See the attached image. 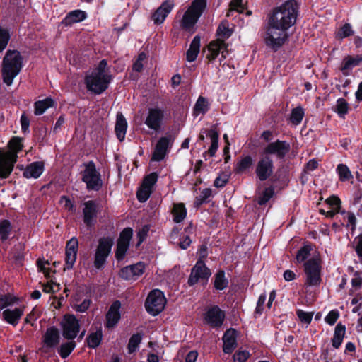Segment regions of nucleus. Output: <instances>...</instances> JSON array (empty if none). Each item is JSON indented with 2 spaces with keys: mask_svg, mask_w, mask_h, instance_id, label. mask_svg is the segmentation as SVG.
<instances>
[{
  "mask_svg": "<svg viewBox=\"0 0 362 362\" xmlns=\"http://www.w3.org/2000/svg\"><path fill=\"white\" fill-rule=\"evenodd\" d=\"M291 146L286 141L276 140L270 142L264 148L265 156L275 155L278 158H283L290 151Z\"/></svg>",
  "mask_w": 362,
  "mask_h": 362,
  "instance_id": "nucleus-17",
  "label": "nucleus"
},
{
  "mask_svg": "<svg viewBox=\"0 0 362 362\" xmlns=\"http://www.w3.org/2000/svg\"><path fill=\"white\" fill-rule=\"evenodd\" d=\"M362 285V274L355 272L351 279L352 291H357Z\"/></svg>",
  "mask_w": 362,
  "mask_h": 362,
  "instance_id": "nucleus-59",
  "label": "nucleus"
},
{
  "mask_svg": "<svg viewBox=\"0 0 362 362\" xmlns=\"http://www.w3.org/2000/svg\"><path fill=\"white\" fill-rule=\"evenodd\" d=\"M111 81L112 75L106 59L101 60L98 66L85 78L87 89L95 94L104 92Z\"/></svg>",
  "mask_w": 362,
  "mask_h": 362,
  "instance_id": "nucleus-1",
  "label": "nucleus"
},
{
  "mask_svg": "<svg viewBox=\"0 0 362 362\" xmlns=\"http://www.w3.org/2000/svg\"><path fill=\"white\" fill-rule=\"evenodd\" d=\"M24 249L25 247L21 243H18L12 249L11 255L16 261H21L23 258Z\"/></svg>",
  "mask_w": 362,
  "mask_h": 362,
  "instance_id": "nucleus-53",
  "label": "nucleus"
},
{
  "mask_svg": "<svg viewBox=\"0 0 362 362\" xmlns=\"http://www.w3.org/2000/svg\"><path fill=\"white\" fill-rule=\"evenodd\" d=\"M274 190L272 187L266 188L258 198L259 205L265 204L274 195Z\"/></svg>",
  "mask_w": 362,
  "mask_h": 362,
  "instance_id": "nucleus-51",
  "label": "nucleus"
},
{
  "mask_svg": "<svg viewBox=\"0 0 362 362\" xmlns=\"http://www.w3.org/2000/svg\"><path fill=\"white\" fill-rule=\"evenodd\" d=\"M54 105V101L52 99L47 98L43 100H39L35 103V114L36 115H40L45 112V111Z\"/></svg>",
  "mask_w": 362,
  "mask_h": 362,
  "instance_id": "nucleus-40",
  "label": "nucleus"
},
{
  "mask_svg": "<svg viewBox=\"0 0 362 362\" xmlns=\"http://www.w3.org/2000/svg\"><path fill=\"white\" fill-rule=\"evenodd\" d=\"M296 315L299 320L304 324L310 325L312 322L313 317V312H305L300 309H297L296 311Z\"/></svg>",
  "mask_w": 362,
  "mask_h": 362,
  "instance_id": "nucleus-48",
  "label": "nucleus"
},
{
  "mask_svg": "<svg viewBox=\"0 0 362 362\" xmlns=\"http://www.w3.org/2000/svg\"><path fill=\"white\" fill-rule=\"evenodd\" d=\"M227 46L223 40L217 39L216 40L211 41L208 46V54L206 58L209 60H214L221 52L223 58L226 57L227 53Z\"/></svg>",
  "mask_w": 362,
  "mask_h": 362,
  "instance_id": "nucleus-25",
  "label": "nucleus"
},
{
  "mask_svg": "<svg viewBox=\"0 0 362 362\" xmlns=\"http://www.w3.org/2000/svg\"><path fill=\"white\" fill-rule=\"evenodd\" d=\"M42 291L45 293H57L60 291V285L59 284H56L52 281L51 282L47 283V284H43L42 286Z\"/></svg>",
  "mask_w": 362,
  "mask_h": 362,
  "instance_id": "nucleus-60",
  "label": "nucleus"
},
{
  "mask_svg": "<svg viewBox=\"0 0 362 362\" xmlns=\"http://www.w3.org/2000/svg\"><path fill=\"white\" fill-rule=\"evenodd\" d=\"M354 33L350 23H345L336 33L335 38L337 40H341L344 38L353 35Z\"/></svg>",
  "mask_w": 362,
  "mask_h": 362,
  "instance_id": "nucleus-42",
  "label": "nucleus"
},
{
  "mask_svg": "<svg viewBox=\"0 0 362 362\" xmlns=\"http://www.w3.org/2000/svg\"><path fill=\"white\" fill-rule=\"evenodd\" d=\"M12 231L11 223L8 220L4 219L0 221V239L5 241L8 239Z\"/></svg>",
  "mask_w": 362,
  "mask_h": 362,
  "instance_id": "nucleus-41",
  "label": "nucleus"
},
{
  "mask_svg": "<svg viewBox=\"0 0 362 362\" xmlns=\"http://www.w3.org/2000/svg\"><path fill=\"white\" fill-rule=\"evenodd\" d=\"M82 180L86 184L88 190L98 191L103 186L100 173L96 170L94 162L89 161L83 164Z\"/></svg>",
  "mask_w": 362,
  "mask_h": 362,
  "instance_id": "nucleus-7",
  "label": "nucleus"
},
{
  "mask_svg": "<svg viewBox=\"0 0 362 362\" xmlns=\"http://www.w3.org/2000/svg\"><path fill=\"white\" fill-rule=\"evenodd\" d=\"M112 245L113 240L111 238H101L99 239L94 255L93 264L95 268L100 269L104 267Z\"/></svg>",
  "mask_w": 362,
  "mask_h": 362,
  "instance_id": "nucleus-10",
  "label": "nucleus"
},
{
  "mask_svg": "<svg viewBox=\"0 0 362 362\" xmlns=\"http://www.w3.org/2000/svg\"><path fill=\"white\" fill-rule=\"evenodd\" d=\"M121 303L119 300H115L110 306L106 315L105 327L107 329L115 327L121 319Z\"/></svg>",
  "mask_w": 362,
  "mask_h": 362,
  "instance_id": "nucleus-21",
  "label": "nucleus"
},
{
  "mask_svg": "<svg viewBox=\"0 0 362 362\" xmlns=\"http://www.w3.org/2000/svg\"><path fill=\"white\" fill-rule=\"evenodd\" d=\"M86 18V14L81 10H74L69 12L63 20L62 23L68 26L74 23L81 22Z\"/></svg>",
  "mask_w": 362,
  "mask_h": 362,
  "instance_id": "nucleus-31",
  "label": "nucleus"
},
{
  "mask_svg": "<svg viewBox=\"0 0 362 362\" xmlns=\"http://www.w3.org/2000/svg\"><path fill=\"white\" fill-rule=\"evenodd\" d=\"M20 300V298L17 296H0V310L5 309L2 312V319L13 327L18 324L24 314L25 306L21 305L14 309L8 308V307L18 304Z\"/></svg>",
  "mask_w": 362,
  "mask_h": 362,
  "instance_id": "nucleus-5",
  "label": "nucleus"
},
{
  "mask_svg": "<svg viewBox=\"0 0 362 362\" xmlns=\"http://www.w3.org/2000/svg\"><path fill=\"white\" fill-rule=\"evenodd\" d=\"M69 341L61 344L58 349V354L62 358H66L73 350L75 349L76 344L73 340H68Z\"/></svg>",
  "mask_w": 362,
  "mask_h": 362,
  "instance_id": "nucleus-36",
  "label": "nucleus"
},
{
  "mask_svg": "<svg viewBox=\"0 0 362 362\" xmlns=\"http://www.w3.org/2000/svg\"><path fill=\"white\" fill-rule=\"evenodd\" d=\"M211 275L210 269L206 266L204 260L199 259L192 267L189 279L188 284L194 286L199 280L208 279Z\"/></svg>",
  "mask_w": 362,
  "mask_h": 362,
  "instance_id": "nucleus-15",
  "label": "nucleus"
},
{
  "mask_svg": "<svg viewBox=\"0 0 362 362\" xmlns=\"http://www.w3.org/2000/svg\"><path fill=\"white\" fill-rule=\"evenodd\" d=\"M287 37L286 30L271 25H269L264 35L265 44L270 48L276 50L281 47Z\"/></svg>",
  "mask_w": 362,
  "mask_h": 362,
  "instance_id": "nucleus-8",
  "label": "nucleus"
},
{
  "mask_svg": "<svg viewBox=\"0 0 362 362\" xmlns=\"http://www.w3.org/2000/svg\"><path fill=\"white\" fill-rule=\"evenodd\" d=\"M306 275L305 285L308 286H319L321 282L320 264L317 259H310L304 264Z\"/></svg>",
  "mask_w": 362,
  "mask_h": 362,
  "instance_id": "nucleus-12",
  "label": "nucleus"
},
{
  "mask_svg": "<svg viewBox=\"0 0 362 362\" xmlns=\"http://www.w3.org/2000/svg\"><path fill=\"white\" fill-rule=\"evenodd\" d=\"M158 180V175L156 173H151L146 176L143 180L142 185L152 189L153 185Z\"/></svg>",
  "mask_w": 362,
  "mask_h": 362,
  "instance_id": "nucleus-56",
  "label": "nucleus"
},
{
  "mask_svg": "<svg viewBox=\"0 0 362 362\" xmlns=\"http://www.w3.org/2000/svg\"><path fill=\"white\" fill-rule=\"evenodd\" d=\"M297 4L294 1H287L274 9L269 18L271 25L288 30L296 23L297 18Z\"/></svg>",
  "mask_w": 362,
  "mask_h": 362,
  "instance_id": "nucleus-2",
  "label": "nucleus"
},
{
  "mask_svg": "<svg viewBox=\"0 0 362 362\" xmlns=\"http://www.w3.org/2000/svg\"><path fill=\"white\" fill-rule=\"evenodd\" d=\"M144 269V264L138 262L122 268L119 272V276L124 280L134 281L143 274Z\"/></svg>",
  "mask_w": 362,
  "mask_h": 362,
  "instance_id": "nucleus-22",
  "label": "nucleus"
},
{
  "mask_svg": "<svg viewBox=\"0 0 362 362\" xmlns=\"http://www.w3.org/2000/svg\"><path fill=\"white\" fill-rule=\"evenodd\" d=\"M163 119V110L159 108H151L148 110L144 123L149 129L158 132L161 128Z\"/></svg>",
  "mask_w": 362,
  "mask_h": 362,
  "instance_id": "nucleus-20",
  "label": "nucleus"
},
{
  "mask_svg": "<svg viewBox=\"0 0 362 362\" xmlns=\"http://www.w3.org/2000/svg\"><path fill=\"white\" fill-rule=\"evenodd\" d=\"M211 189L209 188L203 189L201 192L200 195L197 197L196 204L200 205L204 202H206L208 199L211 196Z\"/></svg>",
  "mask_w": 362,
  "mask_h": 362,
  "instance_id": "nucleus-61",
  "label": "nucleus"
},
{
  "mask_svg": "<svg viewBox=\"0 0 362 362\" xmlns=\"http://www.w3.org/2000/svg\"><path fill=\"white\" fill-rule=\"evenodd\" d=\"M133 235V230L131 228H124L120 233L117 241L115 257L117 260L124 259L126 252L129 245V241Z\"/></svg>",
  "mask_w": 362,
  "mask_h": 362,
  "instance_id": "nucleus-18",
  "label": "nucleus"
},
{
  "mask_svg": "<svg viewBox=\"0 0 362 362\" xmlns=\"http://www.w3.org/2000/svg\"><path fill=\"white\" fill-rule=\"evenodd\" d=\"M362 62V55L357 56L356 57H347L344 58L342 63L341 71L344 75H348V73L345 72L347 70L351 69L354 66H358Z\"/></svg>",
  "mask_w": 362,
  "mask_h": 362,
  "instance_id": "nucleus-38",
  "label": "nucleus"
},
{
  "mask_svg": "<svg viewBox=\"0 0 362 362\" xmlns=\"http://www.w3.org/2000/svg\"><path fill=\"white\" fill-rule=\"evenodd\" d=\"M206 6L205 0H194L185 12L180 22V26L187 31L193 32L194 25L204 11Z\"/></svg>",
  "mask_w": 362,
  "mask_h": 362,
  "instance_id": "nucleus-6",
  "label": "nucleus"
},
{
  "mask_svg": "<svg viewBox=\"0 0 362 362\" xmlns=\"http://www.w3.org/2000/svg\"><path fill=\"white\" fill-rule=\"evenodd\" d=\"M60 339V332L57 327H47L42 337V346L39 351L42 354H49L59 344Z\"/></svg>",
  "mask_w": 362,
  "mask_h": 362,
  "instance_id": "nucleus-11",
  "label": "nucleus"
},
{
  "mask_svg": "<svg viewBox=\"0 0 362 362\" xmlns=\"http://www.w3.org/2000/svg\"><path fill=\"white\" fill-rule=\"evenodd\" d=\"M274 163L269 156L261 157L255 166V174L260 181L269 179L274 172Z\"/></svg>",
  "mask_w": 362,
  "mask_h": 362,
  "instance_id": "nucleus-14",
  "label": "nucleus"
},
{
  "mask_svg": "<svg viewBox=\"0 0 362 362\" xmlns=\"http://www.w3.org/2000/svg\"><path fill=\"white\" fill-rule=\"evenodd\" d=\"M173 6V0H166L163 2L152 16L154 23L156 24L163 23L167 16L171 12Z\"/></svg>",
  "mask_w": 362,
  "mask_h": 362,
  "instance_id": "nucleus-26",
  "label": "nucleus"
},
{
  "mask_svg": "<svg viewBox=\"0 0 362 362\" xmlns=\"http://www.w3.org/2000/svg\"><path fill=\"white\" fill-rule=\"evenodd\" d=\"M151 193L152 189L141 185L136 194L138 200L141 202H146L149 198Z\"/></svg>",
  "mask_w": 362,
  "mask_h": 362,
  "instance_id": "nucleus-52",
  "label": "nucleus"
},
{
  "mask_svg": "<svg viewBox=\"0 0 362 362\" xmlns=\"http://www.w3.org/2000/svg\"><path fill=\"white\" fill-rule=\"evenodd\" d=\"M326 202L329 205L332 209L340 210L341 200L339 197L336 196H331L326 200Z\"/></svg>",
  "mask_w": 362,
  "mask_h": 362,
  "instance_id": "nucleus-63",
  "label": "nucleus"
},
{
  "mask_svg": "<svg viewBox=\"0 0 362 362\" xmlns=\"http://www.w3.org/2000/svg\"><path fill=\"white\" fill-rule=\"evenodd\" d=\"M127 128V122L125 117L122 113L118 112L115 130L117 137L120 141H122L125 137Z\"/></svg>",
  "mask_w": 362,
  "mask_h": 362,
  "instance_id": "nucleus-30",
  "label": "nucleus"
},
{
  "mask_svg": "<svg viewBox=\"0 0 362 362\" xmlns=\"http://www.w3.org/2000/svg\"><path fill=\"white\" fill-rule=\"evenodd\" d=\"M142 340V334H133L128 342L127 349L129 354L134 353L138 349Z\"/></svg>",
  "mask_w": 362,
  "mask_h": 362,
  "instance_id": "nucleus-43",
  "label": "nucleus"
},
{
  "mask_svg": "<svg viewBox=\"0 0 362 362\" xmlns=\"http://www.w3.org/2000/svg\"><path fill=\"white\" fill-rule=\"evenodd\" d=\"M349 110V104L344 98H339L337 100L335 111L340 117H344Z\"/></svg>",
  "mask_w": 362,
  "mask_h": 362,
  "instance_id": "nucleus-46",
  "label": "nucleus"
},
{
  "mask_svg": "<svg viewBox=\"0 0 362 362\" xmlns=\"http://www.w3.org/2000/svg\"><path fill=\"white\" fill-rule=\"evenodd\" d=\"M9 151L2 152L0 149V177L6 178L11 173L17 160V153L23 148L19 137H13L8 142Z\"/></svg>",
  "mask_w": 362,
  "mask_h": 362,
  "instance_id": "nucleus-4",
  "label": "nucleus"
},
{
  "mask_svg": "<svg viewBox=\"0 0 362 362\" xmlns=\"http://www.w3.org/2000/svg\"><path fill=\"white\" fill-rule=\"evenodd\" d=\"M172 214L173 216V221L175 223L182 222L185 218L187 215V210L184 204H174L172 209Z\"/></svg>",
  "mask_w": 362,
  "mask_h": 362,
  "instance_id": "nucleus-34",
  "label": "nucleus"
},
{
  "mask_svg": "<svg viewBox=\"0 0 362 362\" xmlns=\"http://www.w3.org/2000/svg\"><path fill=\"white\" fill-rule=\"evenodd\" d=\"M238 332L233 328L227 329L223 336V351L225 354H230L237 346Z\"/></svg>",
  "mask_w": 362,
  "mask_h": 362,
  "instance_id": "nucleus-24",
  "label": "nucleus"
},
{
  "mask_svg": "<svg viewBox=\"0 0 362 362\" xmlns=\"http://www.w3.org/2000/svg\"><path fill=\"white\" fill-rule=\"evenodd\" d=\"M216 34L218 39L224 41L225 39L228 38L232 35V31L230 30L226 23H221L218 27Z\"/></svg>",
  "mask_w": 362,
  "mask_h": 362,
  "instance_id": "nucleus-49",
  "label": "nucleus"
},
{
  "mask_svg": "<svg viewBox=\"0 0 362 362\" xmlns=\"http://www.w3.org/2000/svg\"><path fill=\"white\" fill-rule=\"evenodd\" d=\"M304 117V111L301 107L294 108L291 115V121L293 124H299Z\"/></svg>",
  "mask_w": 362,
  "mask_h": 362,
  "instance_id": "nucleus-47",
  "label": "nucleus"
},
{
  "mask_svg": "<svg viewBox=\"0 0 362 362\" xmlns=\"http://www.w3.org/2000/svg\"><path fill=\"white\" fill-rule=\"evenodd\" d=\"M103 334L102 330V327L100 326L99 328L95 332H90L88 337L86 339V341L87 343V346L90 349H96L98 347L103 340Z\"/></svg>",
  "mask_w": 362,
  "mask_h": 362,
  "instance_id": "nucleus-29",
  "label": "nucleus"
},
{
  "mask_svg": "<svg viewBox=\"0 0 362 362\" xmlns=\"http://www.w3.org/2000/svg\"><path fill=\"white\" fill-rule=\"evenodd\" d=\"M78 247V239L75 237L71 238L66 243L65 258L66 267L64 269H70L73 267L76 259Z\"/></svg>",
  "mask_w": 362,
  "mask_h": 362,
  "instance_id": "nucleus-23",
  "label": "nucleus"
},
{
  "mask_svg": "<svg viewBox=\"0 0 362 362\" xmlns=\"http://www.w3.org/2000/svg\"><path fill=\"white\" fill-rule=\"evenodd\" d=\"M250 356V354L247 350H238L233 354V358L234 362H246Z\"/></svg>",
  "mask_w": 362,
  "mask_h": 362,
  "instance_id": "nucleus-54",
  "label": "nucleus"
},
{
  "mask_svg": "<svg viewBox=\"0 0 362 362\" xmlns=\"http://www.w3.org/2000/svg\"><path fill=\"white\" fill-rule=\"evenodd\" d=\"M207 136L211 139V146L206 153H208L210 156H214L218 147V133L215 129H211L209 130Z\"/></svg>",
  "mask_w": 362,
  "mask_h": 362,
  "instance_id": "nucleus-37",
  "label": "nucleus"
},
{
  "mask_svg": "<svg viewBox=\"0 0 362 362\" xmlns=\"http://www.w3.org/2000/svg\"><path fill=\"white\" fill-rule=\"evenodd\" d=\"M83 213L84 223L88 226H90L97 214V206L95 202L92 200L86 202Z\"/></svg>",
  "mask_w": 362,
  "mask_h": 362,
  "instance_id": "nucleus-28",
  "label": "nucleus"
},
{
  "mask_svg": "<svg viewBox=\"0 0 362 362\" xmlns=\"http://www.w3.org/2000/svg\"><path fill=\"white\" fill-rule=\"evenodd\" d=\"M173 142V139L171 136L160 138L156 144L151 160L153 161H160L164 159Z\"/></svg>",
  "mask_w": 362,
  "mask_h": 362,
  "instance_id": "nucleus-19",
  "label": "nucleus"
},
{
  "mask_svg": "<svg viewBox=\"0 0 362 362\" xmlns=\"http://www.w3.org/2000/svg\"><path fill=\"white\" fill-rule=\"evenodd\" d=\"M146 59V54L144 52H141L136 62L133 64V70L140 72L143 69L142 62Z\"/></svg>",
  "mask_w": 362,
  "mask_h": 362,
  "instance_id": "nucleus-64",
  "label": "nucleus"
},
{
  "mask_svg": "<svg viewBox=\"0 0 362 362\" xmlns=\"http://www.w3.org/2000/svg\"><path fill=\"white\" fill-rule=\"evenodd\" d=\"M225 312L218 305L209 306L203 315L204 322L211 328H220L223 325Z\"/></svg>",
  "mask_w": 362,
  "mask_h": 362,
  "instance_id": "nucleus-13",
  "label": "nucleus"
},
{
  "mask_svg": "<svg viewBox=\"0 0 362 362\" xmlns=\"http://www.w3.org/2000/svg\"><path fill=\"white\" fill-rule=\"evenodd\" d=\"M209 110V103L207 100L202 96H199L195 103L193 109V114L197 116L200 114H205Z\"/></svg>",
  "mask_w": 362,
  "mask_h": 362,
  "instance_id": "nucleus-39",
  "label": "nucleus"
},
{
  "mask_svg": "<svg viewBox=\"0 0 362 362\" xmlns=\"http://www.w3.org/2000/svg\"><path fill=\"white\" fill-rule=\"evenodd\" d=\"M346 333V327L341 322L338 323L335 328L333 338L332 339V344L334 348L339 349L342 342Z\"/></svg>",
  "mask_w": 362,
  "mask_h": 362,
  "instance_id": "nucleus-32",
  "label": "nucleus"
},
{
  "mask_svg": "<svg viewBox=\"0 0 362 362\" xmlns=\"http://www.w3.org/2000/svg\"><path fill=\"white\" fill-rule=\"evenodd\" d=\"M23 58L17 50H7L3 59L1 76L7 86L13 83V79L23 68Z\"/></svg>",
  "mask_w": 362,
  "mask_h": 362,
  "instance_id": "nucleus-3",
  "label": "nucleus"
},
{
  "mask_svg": "<svg viewBox=\"0 0 362 362\" xmlns=\"http://www.w3.org/2000/svg\"><path fill=\"white\" fill-rule=\"evenodd\" d=\"M228 284L223 271H219L214 276V287L218 290H223L227 287Z\"/></svg>",
  "mask_w": 362,
  "mask_h": 362,
  "instance_id": "nucleus-44",
  "label": "nucleus"
},
{
  "mask_svg": "<svg viewBox=\"0 0 362 362\" xmlns=\"http://www.w3.org/2000/svg\"><path fill=\"white\" fill-rule=\"evenodd\" d=\"M166 303L165 296H147L144 306L148 314L156 316L164 310Z\"/></svg>",
  "mask_w": 362,
  "mask_h": 362,
  "instance_id": "nucleus-16",
  "label": "nucleus"
},
{
  "mask_svg": "<svg viewBox=\"0 0 362 362\" xmlns=\"http://www.w3.org/2000/svg\"><path fill=\"white\" fill-rule=\"evenodd\" d=\"M337 171L339 174V180L342 182L349 180L353 177L350 170L344 164L338 165Z\"/></svg>",
  "mask_w": 362,
  "mask_h": 362,
  "instance_id": "nucleus-45",
  "label": "nucleus"
},
{
  "mask_svg": "<svg viewBox=\"0 0 362 362\" xmlns=\"http://www.w3.org/2000/svg\"><path fill=\"white\" fill-rule=\"evenodd\" d=\"M44 171V163L36 161L27 165L23 175L26 178H38Z\"/></svg>",
  "mask_w": 362,
  "mask_h": 362,
  "instance_id": "nucleus-27",
  "label": "nucleus"
},
{
  "mask_svg": "<svg viewBox=\"0 0 362 362\" xmlns=\"http://www.w3.org/2000/svg\"><path fill=\"white\" fill-rule=\"evenodd\" d=\"M200 37L197 35L192 40L189 48L187 51L186 58L187 60L189 62H194L199 52L200 49Z\"/></svg>",
  "mask_w": 362,
  "mask_h": 362,
  "instance_id": "nucleus-33",
  "label": "nucleus"
},
{
  "mask_svg": "<svg viewBox=\"0 0 362 362\" xmlns=\"http://www.w3.org/2000/svg\"><path fill=\"white\" fill-rule=\"evenodd\" d=\"M253 164V159L250 156H245L241 158L236 164L235 171L241 174L247 171Z\"/></svg>",
  "mask_w": 362,
  "mask_h": 362,
  "instance_id": "nucleus-35",
  "label": "nucleus"
},
{
  "mask_svg": "<svg viewBox=\"0 0 362 362\" xmlns=\"http://www.w3.org/2000/svg\"><path fill=\"white\" fill-rule=\"evenodd\" d=\"M62 337L66 340H74L81 329L78 319L74 314H65L60 322Z\"/></svg>",
  "mask_w": 362,
  "mask_h": 362,
  "instance_id": "nucleus-9",
  "label": "nucleus"
},
{
  "mask_svg": "<svg viewBox=\"0 0 362 362\" xmlns=\"http://www.w3.org/2000/svg\"><path fill=\"white\" fill-rule=\"evenodd\" d=\"M312 250V246L307 245L301 247L297 252L296 255V260L298 262H302L305 261L308 256L310 255V252Z\"/></svg>",
  "mask_w": 362,
  "mask_h": 362,
  "instance_id": "nucleus-50",
  "label": "nucleus"
},
{
  "mask_svg": "<svg viewBox=\"0 0 362 362\" xmlns=\"http://www.w3.org/2000/svg\"><path fill=\"white\" fill-rule=\"evenodd\" d=\"M68 296H50L49 300L51 301V306L55 309H59L66 302V297Z\"/></svg>",
  "mask_w": 362,
  "mask_h": 362,
  "instance_id": "nucleus-57",
  "label": "nucleus"
},
{
  "mask_svg": "<svg viewBox=\"0 0 362 362\" xmlns=\"http://www.w3.org/2000/svg\"><path fill=\"white\" fill-rule=\"evenodd\" d=\"M340 316L339 311L337 309L332 310L325 317V321L329 325H334Z\"/></svg>",
  "mask_w": 362,
  "mask_h": 362,
  "instance_id": "nucleus-55",
  "label": "nucleus"
},
{
  "mask_svg": "<svg viewBox=\"0 0 362 362\" xmlns=\"http://www.w3.org/2000/svg\"><path fill=\"white\" fill-rule=\"evenodd\" d=\"M10 35L8 30L0 28V52H2L8 45Z\"/></svg>",
  "mask_w": 362,
  "mask_h": 362,
  "instance_id": "nucleus-58",
  "label": "nucleus"
},
{
  "mask_svg": "<svg viewBox=\"0 0 362 362\" xmlns=\"http://www.w3.org/2000/svg\"><path fill=\"white\" fill-rule=\"evenodd\" d=\"M90 303H91V300L90 299L86 298L79 304L74 303L72 307L77 312L84 313L88 309V308L90 305Z\"/></svg>",
  "mask_w": 362,
  "mask_h": 362,
  "instance_id": "nucleus-62",
  "label": "nucleus"
}]
</instances>
